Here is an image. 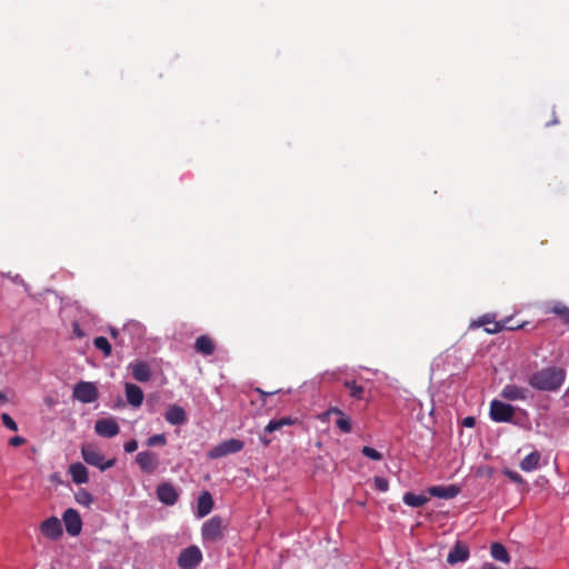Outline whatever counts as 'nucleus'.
<instances>
[{"instance_id": "nucleus-1", "label": "nucleus", "mask_w": 569, "mask_h": 569, "mask_svg": "<svg viewBox=\"0 0 569 569\" xmlns=\"http://www.w3.org/2000/svg\"><path fill=\"white\" fill-rule=\"evenodd\" d=\"M566 379V371L559 367H547L528 378L531 388L539 391H557Z\"/></svg>"}, {"instance_id": "nucleus-2", "label": "nucleus", "mask_w": 569, "mask_h": 569, "mask_svg": "<svg viewBox=\"0 0 569 569\" xmlns=\"http://www.w3.org/2000/svg\"><path fill=\"white\" fill-rule=\"evenodd\" d=\"M81 456L88 465L94 466L101 471L113 467L116 463V459L104 460V456L100 452L99 448L91 442L81 446Z\"/></svg>"}, {"instance_id": "nucleus-3", "label": "nucleus", "mask_w": 569, "mask_h": 569, "mask_svg": "<svg viewBox=\"0 0 569 569\" xmlns=\"http://www.w3.org/2000/svg\"><path fill=\"white\" fill-rule=\"evenodd\" d=\"M227 521L220 516H213L207 520L201 528V536L206 542H217L224 536L227 529Z\"/></svg>"}, {"instance_id": "nucleus-4", "label": "nucleus", "mask_w": 569, "mask_h": 569, "mask_svg": "<svg viewBox=\"0 0 569 569\" xmlns=\"http://www.w3.org/2000/svg\"><path fill=\"white\" fill-rule=\"evenodd\" d=\"M512 321L511 318H506L501 321H496L493 316L491 315H483L482 317H480L476 322H473L475 326L477 327H483L485 328V331L487 333H490V335H493V333H498L502 330H518V329H523L527 325L526 321L521 322L520 325H517V326H508V322Z\"/></svg>"}, {"instance_id": "nucleus-5", "label": "nucleus", "mask_w": 569, "mask_h": 569, "mask_svg": "<svg viewBox=\"0 0 569 569\" xmlns=\"http://www.w3.org/2000/svg\"><path fill=\"white\" fill-rule=\"evenodd\" d=\"M244 447L243 441L231 438L228 440H224L217 446H214L209 452L208 458L210 459H219L222 457H226L228 455L237 453L241 451Z\"/></svg>"}, {"instance_id": "nucleus-6", "label": "nucleus", "mask_w": 569, "mask_h": 569, "mask_svg": "<svg viewBox=\"0 0 569 569\" xmlns=\"http://www.w3.org/2000/svg\"><path fill=\"white\" fill-rule=\"evenodd\" d=\"M515 416V408L500 400L490 403V418L496 422H509Z\"/></svg>"}, {"instance_id": "nucleus-7", "label": "nucleus", "mask_w": 569, "mask_h": 569, "mask_svg": "<svg viewBox=\"0 0 569 569\" xmlns=\"http://www.w3.org/2000/svg\"><path fill=\"white\" fill-rule=\"evenodd\" d=\"M72 396L82 403H91L98 399V389L92 382L80 381L74 386Z\"/></svg>"}, {"instance_id": "nucleus-8", "label": "nucleus", "mask_w": 569, "mask_h": 569, "mask_svg": "<svg viewBox=\"0 0 569 569\" xmlns=\"http://www.w3.org/2000/svg\"><path fill=\"white\" fill-rule=\"evenodd\" d=\"M202 560V552L197 546L183 549L178 557V566L181 569H194Z\"/></svg>"}, {"instance_id": "nucleus-9", "label": "nucleus", "mask_w": 569, "mask_h": 569, "mask_svg": "<svg viewBox=\"0 0 569 569\" xmlns=\"http://www.w3.org/2000/svg\"><path fill=\"white\" fill-rule=\"evenodd\" d=\"M136 462L146 473H153L160 465L158 455L150 450L139 452L136 456Z\"/></svg>"}, {"instance_id": "nucleus-10", "label": "nucleus", "mask_w": 569, "mask_h": 569, "mask_svg": "<svg viewBox=\"0 0 569 569\" xmlns=\"http://www.w3.org/2000/svg\"><path fill=\"white\" fill-rule=\"evenodd\" d=\"M41 533L49 540H58L62 533L61 521L57 517H50L40 523Z\"/></svg>"}, {"instance_id": "nucleus-11", "label": "nucleus", "mask_w": 569, "mask_h": 569, "mask_svg": "<svg viewBox=\"0 0 569 569\" xmlns=\"http://www.w3.org/2000/svg\"><path fill=\"white\" fill-rule=\"evenodd\" d=\"M94 431L100 437L112 438L120 432V427L113 418H102L96 421Z\"/></svg>"}, {"instance_id": "nucleus-12", "label": "nucleus", "mask_w": 569, "mask_h": 569, "mask_svg": "<svg viewBox=\"0 0 569 569\" xmlns=\"http://www.w3.org/2000/svg\"><path fill=\"white\" fill-rule=\"evenodd\" d=\"M66 530L70 536H78L82 529V521L76 509L69 508L63 513Z\"/></svg>"}, {"instance_id": "nucleus-13", "label": "nucleus", "mask_w": 569, "mask_h": 569, "mask_svg": "<svg viewBox=\"0 0 569 569\" xmlns=\"http://www.w3.org/2000/svg\"><path fill=\"white\" fill-rule=\"evenodd\" d=\"M500 396L509 401H525L528 399L529 389L509 383L502 388Z\"/></svg>"}, {"instance_id": "nucleus-14", "label": "nucleus", "mask_w": 569, "mask_h": 569, "mask_svg": "<svg viewBox=\"0 0 569 569\" xmlns=\"http://www.w3.org/2000/svg\"><path fill=\"white\" fill-rule=\"evenodd\" d=\"M158 499L167 506H173L179 498L177 489L170 482H162L157 487Z\"/></svg>"}, {"instance_id": "nucleus-15", "label": "nucleus", "mask_w": 569, "mask_h": 569, "mask_svg": "<svg viewBox=\"0 0 569 569\" xmlns=\"http://www.w3.org/2000/svg\"><path fill=\"white\" fill-rule=\"evenodd\" d=\"M470 556L468 546L461 541H457L447 556V562L449 565H456L465 562Z\"/></svg>"}, {"instance_id": "nucleus-16", "label": "nucleus", "mask_w": 569, "mask_h": 569, "mask_svg": "<svg viewBox=\"0 0 569 569\" xmlns=\"http://www.w3.org/2000/svg\"><path fill=\"white\" fill-rule=\"evenodd\" d=\"M164 419L172 426H180L187 422V415L182 407L172 405L167 409Z\"/></svg>"}, {"instance_id": "nucleus-17", "label": "nucleus", "mask_w": 569, "mask_h": 569, "mask_svg": "<svg viewBox=\"0 0 569 569\" xmlns=\"http://www.w3.org/2000/svg\"><path fill=\"white\" fill-rule=\"evenodd\" d=\"M430 496L440 499H452L458 496L460 489L456 485L450 486H432L428 488Z\"/></svg>"}, {"instance_id": "nucleus-18", "label": "nucleus", "mask_w": 569, "mask_h": 569, "mask_svg": "<svg viewBox=\"0 0 569 569\" xmlns=\"http://www.w3.org/2000/svg\"><path fill=\"white\" fill-rule=\"evenodd\" d=\"M132 377L139 382H147L151 378L150 366L144 361H136L130 363Z\"/></svg>"}, {"instance_id": "nucleus-19", "label": "nucleus", "mask_w": 569, "mask_h": 569, "mask_svg": "<svg viewBox=\"0 0 569 569\" xmlns=\"http://www.w3.org/2000/svg\"><path fill=\"white\" fill-rule=\"evenodd\" d=\"M213 508V499L209 491H202L197 501V515L199 518L208 516Z\"/></svg>"}, {"instance_id": "nucleus-20", "label": "nucleus", "mask_w": 569, "mask_h": 569, "mask_svg": "<svg viewBox=\"0 0 569 569\" xmlns=\"http://www.w3.org/2000/svg\"><path fill=\"white\" fill-rule=\"evenodd\" d=\"M194 349L203 356H211L216 350V343L211 337L202 335L196 339Z\"/></svg>"}, {"instance_id": "nucleus-21", "label": "nucleus", "mask_w": 569, "mask_h": 569, "mask_svg": "<svg viewBox=\"0 0 569 569\" xmlns=\"http://www.w3.org/2000/svg\"><path fill=\"white\" fill-rule=\"evenodd\" d=\"M127 401L133 407H140L143 401V391L134 383L127 382L126 386Z\"/></svg>"}, {"instance_id": "nucleus-22", "label": "nucleus", "mask_w": 569, "mask_h": 569, "mask_svg": "<svg viewBox=\"0 0 569 569\" xmlns=\"http://www.w3.org/2000/svg\"><path fill=\"white\" fill-rule=\"evenodd\" d=\"M69 472L72 481L77 485L87 483L89 481L88 469L81 462L70 465Z\"/></svg>"}, {"instance_id": "nucleus-23", "label": "nucleus", "mask_w": 569, "mask_h": 569, "mask_svg": "<svg viewBox=\"0 0 569 569\" xmlns=\"http://www.w3.org/2000/svg\"><path fill=\"white\" fill-rule=\"evenodd\" d=\"M540 458L541 456L537 450L530 452L520 461L521 470L526 472L536 470L539 466Z\"/></svg>"}, {"instance_id": "nucleus-24", "label": "nucleus", "mask_w": 569, "mask_h": 569, "mask_svg": "<svg viewBox=\"0 0 569 569\" xmlns=\"http://www.w3.org/2000/svg\"><path fill=\"white\" fill-rule=\"evenodd\" d=\"M490 555L491 557L497 560V561H500V562H503V563H509L511 558H510V555L508 552V550L506 549V547L500 543V542H493L491 546H490Z\"/></svg>"}, {"instance_id": "nucleus-25", "label": "nucleus", "mask_w": 569, "mask_h": 569, "mask_svg": "<svg viewBox=\"0 0 569 569\" xmlns=\"http://www.w3.org/2000/svg\"><path fill=\"white\" fill-rule=\"evenodd\" d=\"M403 502L410 507H421L429 501V498L423 495H416L413 492H406L402 498Z\"/></svg>"}, {"instance_id": "nucleus-26", "label": "nucleus", "mask_w": 569, "mask_h": 569, "mask_svg": "<svg viewBox=\"0 0 569 569\" xmlns=\"http://www.w3.org/2000/svg\"><path fill=\"white\" fill-rule=\"evenodd\" d=\"M295 420L290 417H282L280 419L270 420L269 423L264 427V432L271 433L277 430H280L284 426L293 425Z\"/></svg>"}, {"instance_id": "nucleus-27", "label": "nucleus", "mask_w": 569, "mask_h": 569, "mask_svg": "<svg viewBox=\"0 0 569 569\" xmlns=\"http://www.w3.org/2000/svg\"><path fill=\"white\" fill-rule=\"evenodd\" d=\"M547 312L555 313L565 325H569V307L562 302H555L553 306L547 310Z\"/></svg>"}, {"instance_id": "nucleus-28", "label": "nucleus", "mask_w": 569, "mask_h": 569, "mask_svg": "<svg viewBox=\"0 0 569 569\" xmlns=\"http://www.w3.org/2000/svg\"><path fill=\"white\" fill-rule=\"evenodd\" d=\"M343 386L349 389L350 391V397L357 399V400H361L363 398V395H365V388L360 385H357L355 381H350V380H346L343 382Z\"/></svg>"}, {"instance_id": "nucleus-29", "label": "nucleus", "mask_w": 569, "mask_h": 569, "mask_svg": "<svg viewBox=\"0 0 569 569\" xmlns=\"http://www.w3.org/2000/svg\"><path fill=\"white\" fill-rule=\"evenodd\" d=\"M93 346L97 349L101 350L106 357H109L111 355L112 348L106 337H102V336L96 337L93 339Z\"/></svg>"}, {"instance_id": "nucleus-30", "label": "nucleus", "mask_w": 569, "mask_h": 569, "mask_svg": "<svg viewBox=\"0 0 569 569\" xmlns=\"http://www.w3.org/2000/svg\"><path fill=\"white\" fill-rule=\"evenodd\" d=\"M336 426L343 433H349L352 430L351 419L346 413H341V416L338 417Z\"/></svg>"}, {"instance_id": "nucleus-31", "label": "nucleus", "mask_w": 569, "mask_h": 569, "mask_svg": "<svg viewBox=\"0 0 569 569\" xmlns=\"http://www.w3.org/2000/svg\"><path fill=\"white\" fill-rule=\"evenodd\" d=\"M74 497H76V501L79 505L84 506V507H89L93 502L92 495L89 491H87L86 489H79L76 492Z\"/></svg>"}, {"instance_id": "nucleus-32", "label": "nucleus", "mask_w": 569, "mask_h": 569, "mask_svg": "<svg viewBox=\"0 0 569 569\" xmlns=\"http://www.w3.org/2000/svg\"><path fill=\"white\" fill-rule=\"evenodd\" d=\"M361 453L365 457L376 460V461H379L382 459V455L378 450H376L375 448L368 447V446L362 447Z\"/></svg>"}, {"instance_id": "nucleus-33", "label": "nucleus", "mask_w": 569, "mask_h": 569, "mask_svg": "<svg viewBox=\"0 0 569 569\" xmlns=\"http://www.w3.org/2000/svg\"><path fill=\"white\" fill-rule=\"evenodd\" d=\"M166 443H167V438L163 433L151 436L147 440L148 447L164 446Z\"/></svg>"}, {"instance_id": "nucleus-34", "label": "nucleus", "mask_w": 569, "mask_h": 569, "mask_svg": "<svg viewBox=\"0 0 569 569\" xmlns=\"http://www.w3.org/2000/svg\"><path fill=\"white\" fill-rule=\"evenodd\" d=\"M1 420H2V423L11 431H17L18 430V425L17 422L11 418L10 415L8 413H2L1 415Z\"/></svg>"}, {"instance_id": "nucleus-35", "label": "nucleus", "mask_w": 569, "mask_h": 569, "mask_svg": "<svg viewBox=\"0 0 569 569\" xmlns=\"http://www.w3.org/2000/svg\"><path fill=\"white\" fill-rule=\"evenodd\" d=\"M375 488L381 492H386L389 489V482L386 478L375 477Z\"/></svg>"}, {"instance_id": "nucleus-36", "label": "nucleus", "mask_w": 569, "mask_h": 569, "mask_svg": "<svg viewBox=\"0 0 569 569\" xmlns=\"http://www.w3.org/2000/svg\"><path fill=\"white\" fill-rule=\"evenodd\" d=\"M341 413H345L341 409H339L338 407H329L327 411H325L321 416H320V419L322 421L327 420L329 418L330 415H337L338 417L341 416Z\"/></svg>"}, {"instance_id": "nucleus-37", "label": "nucleus", "mask_w": 569, "mask_h": 569, "mask_svg": "<svg viewBox=\"0 0 569 569\" xmlns=\"http://www.w3.org/2000/svg\"><path fill=\"white\" fill-rule=\"evenodd\" d=\"M503 473L513 482L516 483H523V478L513 470L506 469Z\"/></svg>"}, {"instance_id": "nucleus-38", "label": "nucleus", "mask_w": 569, "mask_h": 569, "mask_svg": "<svg viewBox=\"0 0 569 569\" xmlns=\"http://www.w3.org/2000/svg\"><path fill=\"white\" fill-rule=\"evenodd\" d=\"M126 452H134L138 449V442L137 440L132 439L124 443L123 446Z\"/></svg>"}, {"instance_id": "nucleus-39", "label": "nucleus", "mask_w": 569, "mask_h": 569, "mask_svg": "<svg viewBox=\"0 0 569 569\" xmlns=\"http://www.w3.org/2000/svg\"><path fill=\"white\" fill-rule=\"evenodd\" d=\"M24 442H26V439H24V438H22V437H19V436L12 437V438L9 440V443H10V446H12V447H18V446H20V445H22V443H24Z\"/></svg>"}, {"instance_id": "nucleus-40", "label": "nucleus", "mask_w": 569, "mask_h": 569, "mask_svg": "<svg viewBox=\"0 0 569 569\" xmlns=\"http://www.w3.org/2000/svg\"><path fill=\"white\" fill-rule=\"evenodd\" d=\"M462 425L467 428H472L476 425V419L473 417H466L462 420Z\"/></svg>"}, {"instance_id": "nucleus-41", "label": "nucleus", "mask_w": 569, "mask_h": 569, "mask_svg": "<svg viewBox=\"0 0 569 569\" xmlns=\"http://www.w3.org/2000/svg\"><path fill=\"white\" fill-rule=\"evenodd\" d=\"M109 332L114 340L118 338L119 331L116 328H110Z\"/></svg>"}, {"instance_id": "nucleus-42", "label": "nucleus", "mask_w": 569, "mask_h": 569, "mask_svg": "<svg viewBox=\"0 0 569 569\" xmlns=\"http://www.w3.org/2000/svg\"><path fill=\"white\" fill-rule=\"evenodd\" d=\"M7 400H8V399H7L6 395L0 390V402H1V403H6V402H7Z\"/></svg>"}, {"instance_id": "nucleus-43", "label": "nucleus", "mask_w": 569, "mask_h": 569, "mask_svg": "<svg viewBox=\"0 0 569 569\" xmlns=\"http://www.w3.org/2000/svg\"><path fill=\"white\" fill-rule=\"evenodd\" d=\"M261 441L264 443V446H268L270 443V440L269 439H266L263 437L260 438Z\"/></svg>"}, {"instance_id": "nucleus-44", "label": "nucleus", "mask_w": 569, "mask_h": 569, "mask_svg": "<svg viewBox=\"0 0 569 569\" xmlns=\"http://www.w3.org/2000/svg\"><path fill=\"white\" fill-rule=\"evenodd\" d=\"M517 325H518V323H516V322H512V323H511V321H510V322H508V326H517Z\"/></svg>"}]
</instances>
